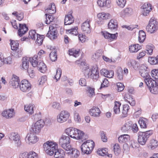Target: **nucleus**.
I'll list each match as a JSON object with an SVG mask.
<instances>
[{"label":"nucleus","instance_id":"obj_1","mask_svg":"<svg viewBox=\"0 0 158 158\" xmlns=\"http://www.w3.org/2000/svg\"><path fill=\"white\" fill-rule=\"evenodd\" d=\"M43 148L44 151L47 154L52 156L57 151L58 145L54 141L49 140L44 143Z\"/></svg>","mask_w":158,"mask_h":158},{"label":"nucleus","instance_id":"obj_2","mask_svg":"<svg viewBox=\"0 0 158 158\" xmlns=\"http://www.w3.org/2000/svg\"><path fill=\"white\" fill-rule=\"evenodd\" d=\"M65 131L67 135L76 139H83L84 135V133L82 131L73 127L68 128Z\"/></svg>","mask_w":158,"mask_h":158},{"label":"nucleus","instance_id":"obj_3","mask_svg":"<svg viewBox=\"0 0 158 158\" xmlns=\"http://www.w3.org/2000/svg\"><path fill=\"white\" fill-rule=\"evenodd\" d=\"M95 146L94 142L92 140H89L84 142L81 147L82 152L84 154L90 153Z\"/></svg>","mask_w":158,"mask_h":158},{"label":"nucleus","instance_id":"obj_4","mask_svg":"<svg viewBox=\"0 0 158 158\" xmlns=\"http://www.w3.org/2000/svg\"><path fill=\"white\" fill-rule=\"evenodd\" d=\"M70 141L69 137L63 135L59 139V143L62 148L66 151H69L71 149V146L69 144Z\"/></svg>","mask_w":158,"mask_h":158},{"label":"nucleus","instance_id":"obj_5","mask_svg":"<svg viewBox=\"0 0 158 158\" xmlns=\"http://www.w3.org/2000/svg\"><path fill=\"white\" fill-rule=\"evenodd\" d=\"M152 134L150 131L145 132H139L138 133V141L141 145H144L150 136Z\"/></svg>","mask_w":158,"mask_h":158},{"label":"nucleus","instance_id":"obj_6","mask_svg":"<svg viewBox=\"0 0 158 158\" xmlns=\"http://www.w3.org/2000/svg\"><path fill=\"white\" fill-rule=\"evenodd\" d=\"M45 122L43 120L40 119L38 120L32 125L30 129L31 131L35 134H38L40 132Z\"/></svg>","mask_w":158,"mask_h":158},{"label":"nucleus","instance_id":"obj_7","mask_svg":"<svg viewBox=\"0 0 158 158\" xmlns=\"http://www.w3.org/2000/svg\"><path fill=\"white\" fill-rule=\"evenodd\" d=\"M146 30L148 32L153 33L158 30V22L154 19H150L148 25L146 27Z\"/></svg>","mask_w":158,"mask_h":158},{"label":"nucleus","instance_id":"obj_8","mask_svg":"<svg viewBox=\"0 0 158 158\" xmlns=\"http://www.w3.org/2000/svg\"><path fill=\"white\" fill-rule=\"evenodd\" d=\"M69 116V112L66 110H63L57 116L56 121L58 123H63L66 121Z\"/></svg>","mask_w":158,"mask_h":158},{"label":"nucleus","instance_id":"obj_9","mask_svg":"<svg viewBox=\"0 0 158 158\" xmlns=\"http://www.w3.org/2000/svg\"><path fill=\"white\" fill-rule=\"evenodd\" d=\"M91 20V19L88 18L82 23L81 28L84 34H87L91 32V28L90 26V23Z\"/></svg>","mask_w":158,"mask_h":158},{"label":"nucleus","instance_id":"obj_10","mask_svg":"<svg viewBox=\"0 0 158 158\" xmlns=\"http://www.w3.org/2000/svg\"><path fill=\"white\" fill-rule=\"evenodd\" d=\"M10 46L12 50L15 51L17 52L16 55L19 56V55H21L22 49L21 48H19V44L17 41H15L10 40Z\"/></svg>","mask_w":158,"mask_h":158},{"label":"nucleus","instance_id":"obj_11","mask_svg":"<svg viewBox=\"0 0 158 158\" xmlns=\"http://www.w3.org/2000/svg\"><path fill=\"white\" fill-rule=\"evenodd\" d=\"M20 90L23 92H28L31 88V85L28 81L27 80H22L19 85Z\"/></svg>","mask_w":158,"mask_h":158},{"label":"nucleus","instance_id":"obj_12","mask_svg":"<svg viewBox=\"0 0 158 158\" xmlns=\"http://www.w3.org/2000/svg\"><path fill=\"white\" fill-rule=\"evenodd\" d=\"M52 26H49V31L47 34V36L51 40L56 38L57 33L56 25L54 24Z\"/></svg>","mask_w":158,"mask_h":158},{"label":"nucleus","instance_id":"obj_13","mask_svg":"<svg viewBox=\"0 0 158 158\" xmlns=\"http://www.w3.org/2000/svg\"><path fill=\"white\" fill-rule=\"evenodd\" d=\"M17 34L20 37H22L28 31V28L25 23H19V24Z\"/></svg>","mask_w":158,"mask_h":158},{"label":"nucleus","instance_id":"obj_14","mask_svg":"<svg viewBox=\"0 0 158 158\" xmlns=\"http://www.w3.org/2000/svg\"><path fill=\"white\" fill-rule=\"evenodd\" d=\"M139 73L141 76L145 78L149 76V70L148 67L145 64H142L140 67Z\"/></svg>","mask_w":158,"mask_h":158},{"label":"nucleus","instance_id":"obj_15","mask_svg":"<svg viewBox=\"0 0 158 158\" xmlns=\"http://www.w3.org/2000/svg\"><path fill=\"white\" fill-rule=\"evenodd\" d=\"M9 138L11 140L14 141L18 146L20 145L21 142L20 139V137L18 133H12L9 135Z\"/></svg>","mask_w":158,"mask_h":158},{"label":"nucleus","instance_id":"obj_16","mask_svg":"<svg viewBox=\"0 0 158 158\" xmlns=\"http://www.w3.org/2000/svg\"><path fill=\"white\" fill-rule=\"evenodd\" d=\"M152 5L149 2H146L144 3L142 6L143 10V14L144 15L147 16L152 10Z\"/></svg>","mask_w":158,"mask_h":158},{"label":"nucleus","instance_id":"obj_17","mask_svg":"<svg viewBox=\"0 0 158 158\" xmlns=\"http://www.w3.org/2000/svg\"><path fill=\"white\" fill-rule=\"evenodd\" d=\"M100 109L97 106H93L89 111V114L90 115L94 117H99L101 113Z\"/></svg>","mask_w":158,"mask_h":158},{"label":"nucleus","instance_id":"obj_18","mask_svg":"<svg viewBox=\"0 0 158 158\" xmlns=\"http://www.w3.org/2000/svg\"><path fill=\"white\" fill-rule=\"evenodd\" d=\"M2 115L6 118H10L15 115L13 109H9L4 110L2 114Z\"/></svg>","mask_w":158,"mask_h":158},{"label":"nucleus","instance_id":"obj_19","mask_svg":"<svg viewBox=\"0 0 158 158\" xmlns=\"http://www.w3.org/2000/svg\"><path fill=\"white\" fill-rule=\"evenodd\" d=\"M19 77L15 75H13L10 80V84L14 88L18 87L19 85Z\"/></svg>","mask_w":158,"mask_h":158},{"label":"nucleus","instance_id":"obj_20","mask_svg":"<svg viewBox=\"0 0 158 158\" xmlns=\"http://www.w3.org/2000/svg\"><path fill=\"white\" fill-rule=\"evenodd\" d=\"M101 73L106 77L110 78L113 77L114 73L113 70H108L105 69H103L101 70Z\"/></svg>","mask_w":158,"mask_h":158},{"label":"nucleus","instance_id":"obj_21","mask_svg":"<svg viewBox=\"0 0 158 158\" xmlns=\"http://www.w3.org/2000/svg\"><path fill=\"white\" fill-rule=\"evenodd\" d=\"M26 137L29 142L32 144L36 143L39 140V138L33 133L28 134Z\"/></svg>","mask_w":158,"mask_h":158},{"label":"nucleus","instance_id":"obj_22","mask_svg":"<svg viewBox=\"0 0 158 158\" xmlns=\"http://www.w3.org/2000/svg\"><path fill=\"white\" fill-rule=\"evenodd\" d=\"M141 49V46L138 44H132L129 47V51L131 53L136 52Z\"/></svg>","mask_w":158,"mask_h":158},{"label":"nucleus","instance_id":"obj_23","mask_svg":"<svg viewBox=\"0 0 158 158\" xmlns=\"http://www.w3.org/2000/svg\"><path fill=\"white\" fill-rule=\"evenodd\" d=\"M90 77L91 79L96 80L99 77V72L97 69L92 68L91 69Z\"/></svg>","mask_w":158,"mask_h":158},{"label":"nucleus","instance_id":"obj_24","mask_svg":"<svg viewBox=\"0 0 158 158\" xmlns=\"http://www.w3.org/2000/svg\"><path fill=\"white\" fill-rule=\"evenodd\" d=\"M68 52L70 55L73 56L75 57H77L80 55L81 50L79 49H77L73 48L69 49Z\"/></svg>","mask_w":158,"mask_h":158},{"label":"nucleus","instance_id":"obj_25","mask_svg":"<svg viewBox=\"0 0 158 158\" xmlns=\"http://www.w3.org/2000/svg\"><path fill=\"white\" fill-rule=\"evenodd\" d=\"M144 81L145 83L148 88H150L153 85L157 82L153 80L150 76H148V77L145 78Z\"/></svg>","mask_w":158,"mask_h":158},{"label":"nucleus","instance_id":"obj_26","mask_svg":"<svg viewBox=\"0 0 158 158\" xmlns=\"http://www.w3.org/2000/svg\"><path fill=\"white\" fill-rule=\"evenodd\" d=\"M29 57H23L22 60V68L25 70H27L29 68Z\"/></svg>","mask_w":158,"mask_h":158},{"label":"nucleus","instance_id":"obj_27","mask_svg":"<svg viewBox=\"0 0 158 158\" xmlns=\"http://www.w3.org/2000/svg\"><path fill=\"white\" fill-rule=\"evenodd\" d=\"M127 64L129 67L133 68L135 70L138 68V64L136 61L132 59H129L127 62Z\"/></svg>","mask_w":158,"mask_h":158},{"label":"nucleus","instance_id":"obj_28","mask_svg":"<svg viewBox=\"0 0 158 158\" xmlns=\"http://www.w3.org/2000/svg\"><path fill=\"white\" fill-rule=\"evenodd\" d=\"M108 27L111 30L115 29L118 27V22L116 20L112 19L108 23Z\"/></svg>","mask_w":158,"mask_h":158},{"label":"nucleus","instance_id":"obj_29","mask_svg":"<svg viewBox=\"0 0 158 158\" xmlns=\"http://www.w3.org/2000/svg\"><path fill=\"white\" fill-rule=\"evenodd\" d=\"M139 123L141 128H146L147 127L148 120L145 118L141 117L139 120Z\"/></svg>","mask_w":158,"mask_h":158},{"label":"nucleus","instance_id":"obj_30","mask_svg":"<svg viewBox=\"0 0 158 158\" xmlns=\"http://www.w3.org/2000/svg\"><path fill=\"white\" fill-rule=\"evenodd\" d=\"M97 17L99 20H102L110 19L111 18V15L108 13L102 12L98 14Z\"/></svg>","mask_w":158,"mask_h":158},{"label":"nucleus","instance_id":"obj_31","mask_svg":"<svg viewBox=\"0 0 158 158\" xmlns=\"http://www.w3.org/2000/svg\"><path fill=\"white\" fill-rule=\"evenodd\" d=\"M47 12L50 15L55 14L56 11V6L54 3H52L49 5L48 8L46 10Z\"/></svg>","mask_w":158,"mask_h":158},{"label":"nucleus","instance_id":"obj_32","mask_svg":"<svg viewBox=\"0 0 158 158\" xmlns=\"http://www.w3.org/2000/svg\"><path fill=\"white\" fill-rule=\"evenodd\" d=\"M51 50H52L49 54V57L51 60L53 62L55 61L57 59V51L56 48H50Z\"/></svg>","mask_w":158,"mask_h":158},{"label":"nucleus","instance_id":"obj_33","mask_svg":"<svg viewBox=\"0 0 158 158\" xmlns=\"http://www.w3.org/2000/svg\"><path fill=\"white\" fill-rule=\"evenodd\" d=\"M74 21V18L71 14L65 15L64 19V24L68 25L73 23Z\"/></svg>","mask_w":158,"mask_h":158},{"label":"nucleus","instance_id":"obj_34","mask_svg":"<svg viewBox=\"0 0 158 158\" xmlns=\"http://www.w3.org/2000/svg\"><path fill=\"white\" fill-rule=\"evenodd\" d=\"M70 152L68 153L71 157L76 158L77 157L80 155V152L77 149H73L71 148Z\"/></svg>","mask_w":158,"mask_h":158},{"label":"nucleus","instance_id":"obj_35","mask_svg":"<svg viewBox=\"0 0 158 158\" xmlns=\"http://www.w3.org/2000/svg\"><path fill=\"white\" fill-rule=\"evenodd\" d=\"M132 9L131 8H127L123 9L121 12V17L128 16L131 15L132 13Z\"/></svg>","mask_w":158,"mask_h":158},{"label":"nucleus","instance_id":"obj_36","mask_svg":"<svg viewBox=\"0 0 158 158\" xmlns=\"http://www.w3.org/2000/svg\"><path fill=\"white\" fill-rule=\"evenodd\" d=\"M54 18L53 16L49 15L47 17H46L45 23L48 24H50V26L52 27L54 24L56 25L54 21Z\"/></svg>","mask_w":158,"mask_h":158},{"label":"nucleus","instance_id":"obj_37","mask_svg":"<svg viewBox=\"0 0 158 158\" xmlns=\"http://www.w3.org/2000/svg\"><path fill=\"white\" fill-rule=\"evenodd\" d=\"M36 67L39 68V70L42 73L45 72L47 70L46 66L43 61H39Z\"/></svg>","mask_w":158,"mask_h":158},{"label":"nucleus","instance_id":"obj_38","mask_svg":"<svg viewBox=\"0 0 158 158\" xmlns=\"http://www.w3.org/2000/svg\"><path fill=\"white\" fill-rule=\"evenodd\" d=\"M97 3L100 7L108 6L110 4L111 1L110 0H98Z\"/></svg>","mask_w":158,"mask_h":158},{"label":"nucleus","instance_id":"obj_39","mask_svg":"<svg viewBox=\"0 0 158 158\" xmlns=\"http://www.w3.org/2000/svg\"><path fill=\"white\" fill-rule=\"evenodd\" d=\"M34 106L31 104H27L24 106V110L30 114H32L34 113Z\"/></svg>","mask_w":158,"mask_h":158},{"label":"nucleus","instance_id":"obj_40","mask_svg":"<svg viewBox=\"0 0 158 158\" xmlns=\"http://www.w3.org/2000/svg\"><path fill=\"white\" fill-rule=\"evenodd\" d=\"M118 141L120 143H125L130 139V136L128 135H120L118 138Z\"/></svg>","mask_w":158,"mask_h":158},{"label":"nucleus","instance_id":"obj_41","mask_svg":"<svg viewBox=\"0 0 158 158\" xmlns=\"http://www.w3.org/2000/svg\"><path fill=\"white\" fill-rule=\"evenodd\" d=\"M121 103L119 101H115L113 108V111L115 114H119L120 112V106Z\"/></svg>","mask_w":158,"mask_h":158},{"label":"nucleus","instance_id":"obj_42","mask_svg":"<svg viewBox=\"0 0 158 158\" xmlns=\"http://www.w3.org/2000/svg\"><path fill=\"white\" fill-rule=\"evenodd\" d=\"M12 15L19 21L22 20L24 18L23 13L22 12L14 11L12 13Z\"/></svg>","mask_w":158,"mask_h":158},{"label":"nucleus","instance_id":"obj_43","mask_svg":"<svg viewBox=\"0 0 158 158\" xmlns=\"http://www.w3.org/2000/svg\"><path fill=\"white\" fill-rule=\"evenodd\" d=\"M54 155V157L56 158H62L64 157L65 154L63 150H58V149Z\"/></svg>","mask_w":158,"mask_h":158},{"label":"nucleus","instance_id":"obj_44","mask_svg":"<svg viewBox=\"0 0 158 158\" xmlns=\"http://www.w3.org/2000/svg\"><path fill=\"white\" fill-rule=\"evenodd\" d=\"M44 38V35L37 34V38L35 41L36 44L38 46L42 45Z\"/></svg>","mask_w":158,"mask_h":158},{"label":"nucleus","instance_id":"obj_45","mask_svg":"<svg viewBox=\"0 0 158 158\" xmlns=\"http://www.w3.org/2000/svg\"><path fill=\"white\" fill-rule=\"evenodd\" d=\"M149 146L153 149L156 148L158 146V141L156 139H151L150 141Z\"/></svg>","mask_w":158,"mask_h":158},{"label":"nucleus","instance_id":"obj_46","mask_svg":"<svg viewBox=\"0 0 158 158\" xmlns=\"http://www.w3.org/2000/svg\"><path fill=\"white\" fill-rule=\"evenodd\" d=\"M145 33L142 30L139 31V41L140 43H143L146 38Z\"/></svg>","mask_w":158,"mask_h":158},{"label":"nucleus","instance_id":"obj_47","mask_svg":"<svg viewBox=\"0 0 158 158\" xmlns=\"http://www.w3.org/2000/svg\"><path fill=\"white\" fill-rule=\"evenodd\" d=\"M116 75L117 78L120 80H122L123 79V74L122 69L121 67L118 68Z\"/></svg>","mask_w":158,"mask_h":158},{"label":"nucleus","instance_id":"obj_48","mask_svg":"<svg viewBox=\"0 0 158 158\" xmlns=\"http://www.w3.org/2000/svg\"><path fill=\"white\" fill-rule=\"evenodd\" d=\"M30 58V61L33 67H36L37 66V64L39 63L38 61L37 56H35L32 57Z\"/></svg>","mask_w":158,"mask_h":158},{"label":"nucleus","instance_id":"obj_49","mask_svg":"<svg viewBox=\"0 0 158 158\" xmlns=\"http://www.w3.org/2000/svg\"><path fill=\"white\" fill-rule=\"evenodd\" d=\"M149 89L150 92L154 94H158V82H156Z\"/></svg>","mask_w":158,"mask_h":158},{"label":"nucleus","instance_id":"obj_50","mask_svg":"<svg viewBox=\"0 0 158 158\" xmlns=\"http://www.w3.org/2000/svg\"><path fill=\"white\" fill-rule=\"evenodd\" d=\"M129 109V106L128 104H125L123 106V109L122 111L123 117H126L127 116Z\"/></svg>","mask_w":158,"mask_h":158},{"label":"nucleus","instance_id":"obj_51","mask_svg":"<svg viewBox=\"0 0 158 158\" xmlns=\"http://www.w3.org/2000/svg\"><path fill=\"white\" fill-rule=\"evenodd\" d=\"M148 62L151 64L155 65L158 64V55L156 57H150L148 58Z\"/></svg>","mask_w":158,"mask_h":158},{"label":"nucleus","instance_id":"obj_52","mask_svg":"<svg viewBox=\"0 0 158 158\" xmlns=\"http://www.w3.org/2000/svg\"><path fill=\"white\" fill-rule=\"evenodd\" d=\"M108 149L106 148H99L97 151V153L99 155L104 156L107 154Z\"/></svg>","mask_w":158,"mask_h":158},{"label":"nucleus","instance_id":"obj_53","mask_svg":"<svg viewBox=\"0 0 158 158\" xmlns=\"http://www.w3.org/2000/svg\"><path fill=\"white\" fill-rule=\"evenodd\" d=\"M113 150L115 154L118 155L120 153L121 151L119 145L118 143H115L113 146Z\"/></svg>","mask_w":158,"mask_h":158},{"label":"nucleus","instance_id":"obj_54","mask_svg":"<svg viewBox=\"0 0 158 158\" xmlns=\"http://www.w3.org/2000/svg\"><path fill=\"white\" fill-rule=\"evenodd\" d=\"M131 128L130 124L129 123H127L121 127V130L123 132H126L130 130Z\"/></svg>","mask_w":158,"mask_h":158},{"label":"nucleus","instance_id":"obj_55","mask_svg":"<svg viewBox=\"0 0 158 158\" xmlns=\"http://www.w3.org/2000/svg\"><path fill=\"white\" fill-rule=\"evenodd\" d=\"M27 158H38V154L34 151L29 152L27 154Z\"/></svg>","mask_w":158,"mask_h":158},{"label":"nucleus","instance_id":"obj_56","mask_svg":"<svg viewBox=\"0 0 158 158\" xmlns=\"http://www.w3.org/2000/svg\"><path fill=\"white\" fill-rule=\"evenodd\" d=\"M37 34L35 30H31L29 32L28 37L32 40H35V36Z\"/></svg>","mask_w":158,"mask_h":158},{"label":"nucleus","instance_id":"obj_57","mask_svg":"<svg viewBox=\"0 0 158 158\" xmlns=\"http://www.w3.org/2000/svg\"><path fill=\"white\" fill-rule=\"evenodd\" d=\"M78 28L77 27H75L70 29L67 30L68 32L74 35H77L78 34Z\"/></svg>","mask_w":158,"mask_h":158},{"label":"nucleus","instance_id":"obj_58","mask_svg":"<svg viewBox=\"0 0 158 158\" xmlns=\"http://www.w3.org/2000/svg\"><path fill=\"white\" fill-rule=\"evenodd\" d=\"M151 75L153 78L158 79V69H153L151 72Z\"/></svg>","mask_w":158,"mask_h":158},{"label":"nucleus","instance_id":"obj_59","mask_svg":"<svg viewBox=\"0 0 158 158\" xmlns=\"http://www.w3.org/2000/svg\"><path fill=\"white\" fill-rule=\"evenodd\" d=\"M62 73L61 69L60 68H58L56 70V73L55 76V78L56 79V81L59 79L61 77Z\"/></svg>","mask_w":158,"mask_h":158},{"label":"nucleus","instance_id":"obj_60","mask_svg":"<svg viewBox=\"0 0 158 158\" xmlns=\"http://www.w3.org/2000/svg\"><path fill=\"white\" fill-rule=\"evenodd\" d=\"M94 89L91 87H88L87 90L88 91V95L90 97H92L95 94L94 92Z\"/></svg>","mask_w":158,"mask_h":158},{"label":"nucleus","instance_id":"obj_61","mask_svg":"<svg viewBox=\"0 0 158 158\" xmlns=\"http://www.w3.org/2000/svg\"><path fill=\"white\" fill-rule=\"evenodd\" d=\"M47 77L46 76H43L41 77L39 80V84L40 85H43L47 82Z\"/></svg>","mask_w":158,"mask_h":158},{"label":"nucleus","instance_id":"obj_62","mask_svg":"<svg viewBox=\"0 0 158 158\" xmlns=\"http://www.w3.org/2000/svg\"><path fill=\"white\" fill-rule=\"evenodd\" d=\"M154 48V46L153 45H147L146 46V51L148 52V54L152 55L153 53V50Z\"/></svg>","mask_w":158,"mask_h":158},{"label":"nucleus","instance_id":"obj_63","mask_svg":"<svg viewBox=\"0 0 158 158\" xmlns=\"http://www.w3.org/2000/svg\"><path fill=\"white\" fill-rule=\"evenodd\" d=\"M126 0H117V3L119 7L123 8L126 3Z\"/></svg>","mask_w":158,"mask_h":158},{"label":"nucleus","instance_id":"obj_64","mask_svg":"<svg viewBox=\"0 0 158 158\" xmlns=\"http://www.w3.org/2000/svg\"><path fill=\"white\" fill-rule=\"evenodd\" d=\"M117 90L118 92L122 91L125 88L124 84L121 82L117 83Z\"/></svg>","mask_w":158,"mask_h":158}]
</instances>
